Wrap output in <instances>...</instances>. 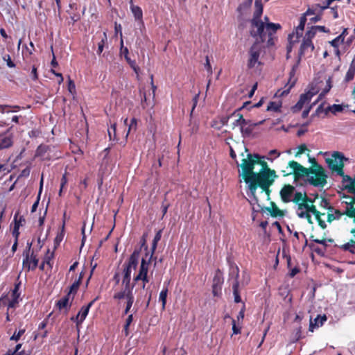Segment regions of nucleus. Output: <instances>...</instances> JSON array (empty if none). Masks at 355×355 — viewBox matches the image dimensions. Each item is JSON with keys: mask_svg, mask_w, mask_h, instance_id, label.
<instances>
[{"mask_svg": "<svg viewBox=\"0 0 355 355\" xmlns=\"http://www.w3.org/2000/svg\"><path fill=\"white\" fill-rule=\"evenodd\" d=\"M254 12L251 20L250 35L252 37L268 35V45L273 44V35L281 28L279 24L269 22L268 17H264V21L260 17L263 13V4L261 0L254 2Z\"/></svg>", "mask_w": 355, "mask_h": 355, "instance_id": "nucleus-1", "label": "nucleus"}, {"mask_svg": "<svg viewBox=\"0 0 355 355\" xmlns=\"http://www.w3.org/2000/svg\"><path fill=\"white\" fill-rule=\"evenodd\" d=\"M277 177L275 171L270 168L267 162L262 163V168L256 173L252 180L247 184L251 195L255 201L258 200L256 196L257 188L261 187L266 188L267 186H272Z\"/></svg>", "mask_w": 355, "mask_h": 355, "instance_id": "nucleus-2", "label": "nucleus"}, {"mask_svg": "<svg viewBox=\"0 0 355 355\" xmlns=\"http://www.w3.org/2000/svg\"><path fill=\"white\" fill-rule=\"evenodd\" d=\"M265 157H262L256 153H247L246 157H243L241 164H238L241 170H239V176L241 178V182L243 180L246 184L250 182L257 172L254 169L256 165H260L262 168V163L266 162Z\"/></svg>", "mask_w": 355, "mask_h": 355, "instance_id": "nucleus-3", "label": "nucleus"}, {"mask_svg": "<svg viewBox=\"0 0 355 355\" xmlns=\"http://www.w3.org/2000/svg\"><path fill=\"white\" fill-rule=\"evenodd\" d=\"M309 160L313 164L310 167L308 182L315 187H323L327 184V178L324 169L316 162L315 158H309Z\"/></svg>", "mask_w": 355, "mask_h": 355, "instance_id": "nucleus-4", "label": "nucleus"}, {"mask_svg": "<svg viewBox=\"0 0 355 355\" xmlns=\"http://www.w3.org/2000/svg\"><path fill=\"white\" fill-rule=\"evenodd\" d=\"M253 37L255 38V42L248 52L249 58L248 62V67L249 68H254L261 64V62L259 61V56L263 48V43L265 42H268V35H263L261 37L259 35H256ZM267 44L268 45V43Z\"/></svg>", "mask_w": 355, "mask_h": 355, "instance_id": "nucleus-5", "label": "nucleus"}, {"mask_svg": "<svg viewBox=\"0 0 355 355\" xmlns=\"http://www.w3.org/2000/svg\"><path fill=\"white\" fill-rule=\"evenodd\" d=\"M139 258V252L135 250L131 254L128 263L123 270V277L121 288H134V285H130L131 273L135 271Z\"/></svg>", "mask_w": 355, "mask_h": 355, "instance_id": "nucleus-6", "label": "nucleus"}, {"mask_svg": "<svg viewBox=\"0 0 355 355\" xmlns=\"http://www.w3.org/2000/svg\"><path fill=\"white\" fill-rule=\"evenodd\" d=\"M344 159L345 157L340 153L334 152L331 157L327 158L326 162L331 171L336 172L338 175L343 178V184L344 188L346 189L347 183L345 182V178L347 175H345L343 172Z\"/></svg>", "mask_w": 355, "mask_h": 355, "instance_id": "nucleus-7", "label": "nucleus"}, {"mask_svg": "<svg viewBox=\"0 0 355 355\" xmlns=\"http://www.w3.org/2000/svg\"><path fill=\"white\" fill-rule=\"evenodd\" d=\"M113 297L115 300H124L125 304L124 313L128 314L135 301L133 288H121V290L114 293Z\"/></svg>", "mask_w": 355, "mask_h": 355, "instance_id": "nucleus-8", "label": "nucleus"}, {"mask_svg": "<svg viewBox=\"0 0 355 355\" xmlns=\"http://www.w3.org/2000/svg\"><path fill=\"white\" fill-rule=\"evenodd\" d=\"M310 167L305 168L295 161H290L286 167V170L282 171L284 176L293 174L295 178L307 177L309 175Z\"/></svg>", "mask_w": 355, "mask_h": 355, "instance_id": "nucleus-9", "label": "nucleus"}, {"mask_svg": "<svg viewBox=\"0 0 355 355\" xmlns=\"http://www.w3.org/2000/svg\"><path fill=\"white\" fill-rule=\"evenodd\" d=\"M318 92V89L317 87L311 86L306 92L302 94L300 96L298 102L293 107H292V111L293 112H297L300 111L304 107V105L308 104L311 100L312 97L317 94Z\"/></svg>", "mask_w": 355, "mask_h": 355, "instance_id": "nucleus-10", "label": "nucleus"}, {"mask_svg": "<svg viewBox=\"0 0 355 355\" xmlns=\"http://www.w3.org/2000/svg\"><path fill=\"white\" fill-rule=\"evenodd\" d=\"M152 257L153 253H150V254L146 253L145 257L142 258L139 274L134 278L135 282L140 280V277H142L143 275L144 277L145 275H147L148 270V264Z\"/></svg>", "mask_w": 355, "mask_h": 355, "instance_id": "nucleus-11", "label": "nucleus"}, {"mask_svg": "<svg viewBox=\"0 0 355 355\" xmlns=\"http://www.w3.org/2000/svg\"><path fill=\"white\" fill-rule=\"evenodd\" d=\"M295 187L291 184L284 185L280 190L279 194L282 202L287 203L291 201L295 192Z\"/></svg>", "mask_w": 355, "mask_h": 355, "instance_id": "nucleus-12", "label": "nucleus"}, {"mask_svg": "<svg viewBox=\"0 0 355 355\" xmlns=\"http://www.w3.org/2000/svg\"><path fill=\"white\" fill-rule=\"evenodd\" d=\"M231 119H234V121L232 124V129L235 128L237 126L241 127V131H244V125H247L248 122L243 119V115L241 114L239 112H234L230 115Z\"/></svg>", "mask_w": 355, "mask_h": 355, "instance_id": "nucleus-13", "label": "nucleus"}, {"mask_svg": "<svg viewBox=\"0 0 355 355\" xmlns=\"http://www.w3.org/2000/svg\"><path fill=\"white\" fill-rule=\"evenodd\" d=\"M223 283V278L220 272H217L213 279L212 293L214 296H218L220 293L221 286Z\"/></svg>", "mask_w": 355, "mask_h": 355, "instance_id": "nucleus-14", "label": "nucleus"}, {"mask_svg": "<svg viewBox=\"0 0 355 355\" xmlns=\"http://www.w3.org/2000/svg\"><path fill=\"white\" fill-rule=\"evenodd\" d=\"M130 10L135 18V20L138 21V25L141 29L144 27V25L142 21L143 12L141 8L137 6H135L132 3V0H130Z\"/></svg>", "mask_w": 355, "mask_h": 355, "instance_id": "nucleus-15", "label": "nucleus"}, {"mask_svg": "<svg viewBox=\"0 0 355 355\" xmlns=\"http://www.w3.org/2000/svg\"><path fill=\"white\" fill-rule=\"evenodd\" d=\"M314 50V46L312 43V41L308 40L306 39H303L302 43L300 46V56H304L309 53H311Z\"/></svg>", "mask_w": 355, "mask_h": 355, "instance_id": "nucleus-16", "label": "nucleus"}, {"mask_svg": "<svg viewBox=\"0 0 355 355\" xmlns=\"http://www.w3.org/2000/svg\"><path fill=\"white\" fill-rule=\"evenodd\" d=\"M93 302L94 301L89 303L86 306H83L80 311L78 312V315H76V318H71V320H74L76 322L77 325L82 323L83 320L85 319Z\"/></svg>", "mask_w": 355, "mask_h": 355, "instance_id": "nucleus-17", "label": "nucleus"}, {"mask_svg": "<svg viewBox=\"0 0 355 355\" xmlns=\"http://www.w3.org/2000/svg\"><path fill=\"white\" fill-rule=\"evenodd\" d=\"M303 31H298L296 28L295 31L288 35L289 46H288V52H290L292 49V45L299 41V38L302 36Z\"/></svg>", "mask_w": 355, "mask_h": 355, "instance_id": "nucleus-18", "label": "nucleus"}, {"mask_svg": "<svg viewBox=\"0 0 355 355\" xmlns=\"http://www.w3.org/2000/svg\"><path fill=\"white\" fill-rule=\"evenodd\" d=\"M347 207L343 214H345L349 218H353V223H355V200L354 198L352 199L349 202H346Z\"/></svg>", "mask_w": 355, "mask_h": 355, "instance_id": "nucleus-19", "label": "nucleus"}, {"mask_svg": "<svg viewBox=\"0 0 355 355\" xmlns=\"http://www.w3.org/2000/svg\"><path fill=\"white\" fill-rule=\"evenodd\" d=\"M327 320V317L325 315H318L316 318L313 321L312 319H310V324H309V331H313L315 328H318L323 324V323Z\"/></svg>", "mask_w": 355, "mask_h": 355, "instance_id": "nucleus-20", "label": "nucleus"}, {"mask_svg": "<svg viewBox=\"0 0 355 355\" xmlns=\"http://www.w3.org/2000/svg\"><path fill=\"white\" fill-rule=\"evenodd\" d=\"M73 298V297H71V295L67 294L66 296L58 300L57 302V306H58L59 309H67L70 306Z\"/></svg>", "mask_w": 355, "mask_h": 355, "instance_id": "nucleus-21", "label": "nucleus"}, {"mask_svg": "<svg viewBox=\"0 0 355 355\" xmlns=\"http://www.w3.org/2000/svg\"><path fill=\"white\" fill-rule=\"evenodd\" d=\"M266 209L273 217H282L284 216V211L279 209L274 202H271L270 207H267Z\"/></svg>", "mask_w": 355, "mask_h": 355, "instance_id": "nucleus-22", "label": "nucleus"}, {"mask_svg": "<svg viewBox=\"0 0 355 355\" xmlns=\"http://www.w3.org/2000/svg\"><path fill=\"white\" fill-rule=\"evenodd\" d=\"M345 182L347 183L346 189L350 193L354 194L355 200V176L354 178H352L350 176H345Z\"/></svg>", "mask_w": 355, "mask_h": 355, "instance_id": "nucleus-23", "label": "nucleus"}, {"mask_svg": "<svg viewBox=\"0 0 355 355\" xmlns=\"http://www.w3.org/2000/svg\"><path fill=\"white\" fill-rule=\"evenodd\" d=\"M292 202H293L295 204H298L301 202H306V201H310L311 199L308 198L306 193H301V192H296L294 194V198L291 200Z\"/></svg>", "mask_w": 355, "mask_h": 355, "instance_id": "nucleus-24", "label": "nucleus"}, {"mask_svg": "<svg viewBox=\"0 0 355 355\" xmlns=\"http://www.w3.org/2000/svg\"><path fill=\"white\" fill-rule=\"evenodd\" d=\"M38 263V259L33 255V252L31 254H29V259L27 266L24 267L28 271L34 270L36 268Z\"/></svg>", "mask_w": 355, "mask_h": 355, "instance_id": "nucleus-25", "label": "nucleus"}, {"mask_svg": "<svg viewBox=\"0 0 355 355\" xmlns=\"http://www.w3.org/2000/svg\"><path fill=\"white\" fill-rule=\"evenodd\" d=\"M281 107H282L281 101H271L268 103V105L267 106V110L277 112L280 111Z\"/></svg>", "mask_w": 355, "mask_h": 355, "instance_id": "nucleus-26", "label": "nucleus"}, {"mask_svg": "<svg viewBox=\"0 0 355 355\" xmlns=\"http://www.w3.org/2000/svg\"><path fill=\"white\" fill-rule=\"evenodd\" d=\"M83 277V273H80L78 279L75 280L74 282L71 286L68 294L71 295V294H75L77 292Z\"/></svg>", "mask_w": 355, "mask_h": 355, "instance_id": "nucleus-27", "label": "nucleus"}, {"mask_svg": "<svg viewBox=\"0 0 355 355\" xmlns=\"http://www.w3.org/2000/svg\"><path fill=\"white\" fill-rule=\"evenodd\" d=\"M239 282L232 283L233 295H234V302L236 303H239V302H241V298L239 295Z\"/></svg>", "mask_w": 355, "mask_h": 355, "instance_id": "nucleus-28", "label": "nucleus"}, {"mask_svg": "<svg viewBox=\"0 0 355 355\" xmlns=\"http://www.w3.org/2000/svg\"><path fill=\"white\" fill-rule=\"evenodd\" d=\"M230 276L234 279L233 282H239V270L236 266H231Z\"/></svg>", "mask_w": 355, "mask_h": 355, "instance_id": "nucleus-29", "label": "nucleus"}, {"mask_svg": "<svg viewBox=\"0 0 355 355\" xmlns=\"http://www.w3.org/2000/svg\"><path fill=\"white\" fill-rule=\"evenodd\" d=\"M12 145L11 138L8 136L0 137V148H5Z\"/></svg>", "mask_w": 355, "mask_h": 355, "instance_id": "nucleus-30", "label": "nucleus"}, {"mask_svg": "<svg viewBox=\"0 0 355 355\" xmlns=\"http://www.w3.org/2000/svg\"><path fill=\"white\" fill-rule=\"evenodd\" d=\"M126 61L136 73L137 78L139 79L140 68L137 65L135 61L131 60L130 58H126Z\"/></svg>", "mask_w": 355, "mask_h": 355, "instance_id": "nucleus-31", "label": "nucleus"}, {"mask_svg": "<svg viewBox=\"0 0 355 355\" xmlns=\"http://www.w3.org/2000/svg\"><path fill=\"white\" fill-rule=\"evenodd\" d=\"M345 250H348L352 254H355V239H352L349 242L344 244L341 247Z\"/></svg>", "mask_w": 355, "mask_h": 355, "instance_id": "nucleus-32", "label": "nucleus"}, {"mask_svg": "<svg viewBox=\"0 0 355 355\" xmlns=\"http://www.w3.org/2000/svg\"><path fill=\"white\" fill-rule=\"evenodd\" d=\"M354 75H355V65H354L353 64L351 63L349 68V69L346 73V76H345V80L347 82L352 80L354 78Z\"/></svg>", "mask_w": 355, "mask_h": 355, "instance_id": "nucleus-33", "label": "nucleus"}, {"mask_svg": "<svg viewBox=\"0 0 355 355\" xmlns=\"http://www.w3.org/2000/svg\"><path fill=\"white\" fill-rule=\"evenodd\" d=\"M342 215L343 214L338 210L335 211V214L329 212L327 214V221L329 223H331L333 220L336 219H339Z\"/></svg>", "mask_w": 355, "mask_h": 355, "instance_id": "nucleus-34", "label": "nucleus"}, {"mask_svg": "<svg viewBox=\"0 0 355 355\" xmlns=\"http://www.w3.org/2000/svg\"><path fill=\"white\" fill-rule=\"evenodd\" d=\"M31 245H32L31 243H27V249L24 252L23 254L25 257V258L24 259V261H23V266H24V267H26L27 266L28 262L29 254H30Z\"/></svg>", "mask_w": 355, "mask_h": 355, "instance_id": "nucleus-35", "label": "nucleus"}, {"mask_svg": "<svg viewBox=\"0 0 355 355\" xmlns=\"http://www.w3.org/2000/svg\"><path fill=\"white\" fill-rule=\"evenodd\" d=\"M161 237H162V231L159 230L157 232V234H155V237H154V239L153 241V245H152V252L151 253H154V251L155 250L156 248H157V243L159 241V240L161 239Z\"/></svg>", "mask_w": 355, "mask_h": 355, "instance_id": "nucleus-36", "label": "nucleus"}, {"mask_svg": "<svg viewBox=\"0 0 355 355\" xmlns=\"http://www.w3.org/2000/svg\"><path fill=\"white\" fill-rule=\"evenodd\" d=\"M331 78H329L327 80V85H326V87L323 89V91L320 93V94L319 95V97L318 98L317 101H318L320 98H321L322 96H324V95H326L327 93L329 92V91L331 89Z\"/></svg>", "mask_w": 355, "mask_h": 355, "instance_id": "nucleus-37", "label": "nucleus"}, {"mask_svg": "<svg viewBox=\"0 0 355 355\" xmlns=\"http://www.w3.org/2000/svg\"><path fill=\"white\" fill-rule=\"evenodd\" d=\"M343 107L341 105L334 104L333 105L329 106L327 108L326 112L331 111L332 113L336 114L337 112H342Z\"/></svg>", "mask_w": 355, "mask_h": 355, "instance_id": "nucleus-38", "label": "nucleus"}, {"mask_svg": "<svg viewBox=\"0 0 355 355\" xmlns=\"http://www.w3.org/2000/svg\"><path fill=\"white\" fill-rule=\"evenodd\" d=\"M297 215L301 218H306L309 224H313L311 216L307 211H298Z\"/></svg>", "mask_w": 355, "mask_h": 355, "instance_id": "nucleus-39", "label": "nucleus"}, {"mask_svg": "<svg viewBox=\"0 0 355 355\" xmlns=\"http://www.w3.org/2000/svg\"><path fill=\"white\" fill-rule=\"evenodd\" d=\"M317 31L314 26L311 27L310 30H309L304 35V39L308 40H312V39L315 37Z\"/></svg>", "mask_w": 355, "mask_h": 355, "instance_id": "nucleus-40", "label": "nucleus"}, {"mask_svg": "<svg viewBox=\"0 0 355 355\" xmlns=\"http://www.w3.org/2000/svg\"><path fill=\"white\" fill-rule=\"evenodd\" d=\"M168 290L164 289L159 293V299L162 302L163 309L165 307L166 303V297H167Z\"/></svg>", "mask_w": 355, "mask_h": 355, "instance_id": "nucleus-41", "label": "nucleus"}, {"mask_svg": "<svg viewBox=\"0 0 355 355\" xmlns=\"http://www.w3.org/2000/svg\"><path fill=\"white\" fill-rule=\"evenodd\" d=\"M309 202L310 201L301 202L298 204H296L297 205V213L298 211H307Z\"/></svg>", "mask_w": 355, "mask_h": 355, "instance_id": "nucleus-42", "label": "nucleus"}, {"mask_svg": "<svg viewBox=\"0 0 355 355\" xmlns=\"http://www.w3.org/2000/svg\"><path fill=\"white\" fill-rule=\"evenodd\" d=\"M313 203V202L311 200V202H309V207H308L307 212L309 214H310V212H311L312 214H314V216L321 214V213L317 210L315 206Z\"/></svg>", "mask_w": 355, "mask_h": 355, "instance_id": "nucleus-43", "label": "nucleus"}, {"mask_svg": "<svg viewBox=\"0 0 355 355\" xmlns=\"http://www.w3.org/2000/svg\"><path fill=\"white\" fill-rule=\"evenodd\" d=\"M25 329H20L19 331H15L13 335L10 337V340L18 341L21 336L24 334Z\"/></svg>", "mask_w": 355, "mask_h": 355, "instance_id": "nucleus-44", "label": "nucleus"}, {"mask_svg": "<svg viewBox=\"0 0 355 355\" xmlns=\"http://www.w3.org/2000/svg\"><path fill=\"white\" fill-rule=\"evenodd\" d=\"M137 129V120L135 119V118H132L130 121V123L128 125V132L126 134V137H128V135H129V133L132 131V130H136Z\"/></svg>", "mask_w": 355, "mask_h": 355, "instance_id": "nucleus-45", "label": "nucleus"}, {"mask_svg": "<svg viewBox=\"0 0 355 355\" xmlns=\"http://www.w3.org/2000/svg\"><path fill=\"white\" fill-rule=\"evenodd\" d=\"M343 35H339L337 37H336L334 40H333L332 41L330 42V44L332 46L335 47V48H338V44L340 43H342L343 42Z\"/></svg>", "mask_w": 355, "mask_h": 355, "instance_id": "nucleus-46", "label": "nucleus"}, {"mask_svg": "<svg viewBox=\"0 0 355 355\" xmlns=\"http://www.w3.org/2000/svg\"><path fill=\"white\" fill-rule=\"evenodd\" d=\"M252 3V0H246L243 2L239 8L238 10L240 11L242 9H249Z\"/></svg>", "mask_w": 355, "mask_h": 355, "instance_id": "nucleus-47", "label": "nucleus"}, {"mask_svg": "<svg viewBox=\"0 0 355 355\" xmlns=\"http://www.w3.org/2000/svg\"><path fill=\"white\" fill-rule=\"evenodd\" d=\"M132 320H133V317H132V314L129 315L128 318L126 319L125 324L124 326V331L125 332V335L128 334V327H129L130 324H131V322H132Z\"/></svg>", "mask_w": 355, "mask_h": 355, "instance_id": "nucleus-48", "label": "nucleus"}, {"mask_svg": "<svg viewBox=\"0 0 355 355\" xmlns=\"http://www.w3.org/2000/svg\"><path fill=\"white\" fill-rule=\"evenodd\" d=\"M306 17L304 15V16H302L300 17V24L299 25L297 26V28L298 29V31H304V26H305V24H306Z\"/></svg>", "mask_w": 355, "mask_h": 355, "instance_id": "nucleus-49", "label": "nucleus"}, {"mask_svg": "<svg viewBox=\"0 0 355 355\" xmlns=\"http://www.w3.org/2000/svg\"><path fill=\"white\" fill-rule=\"evenodd\" d=\"M19 227H20V224H18V223L15 224V226H14V228L12 230V235H13V236H15V240H18V237L19 235Z\"/></svg>", "mask_w": 355, "mask_h": 355, "instance_id": "nucleus-50", "label": "nucleus"}, {"mask_svg": "<svg viewBox=\"0 0 355 355\" xmlns=\"http://www.w3.org/2000/svg\"><path fill=\"white\" fill-rule=\"evenodd\" d=\"M67 180L66 175H63V176L62 177V179H61L60 189L59 191V196L62 195L63 189L65 187V185L67 184Z\"/></svg>", "mask_w": 355, "mask_h": 355, "instance_id": "nucleus-51", "label": "nucleus"}, {"mask_svg": "<svg viewBox=\"0 0 355 355\" xmlns=\"http://www.w3.org/2000/svg\"><path fill=\"white\" fill-rule=\"evenodd\" d=\"M297 152L295 154V157L299 156L300 155L304 153L306 150H308L305 144H301L297 147Z\"/></svg>", "mask_w": 355, "mask_h": 355, "instance_id": "nucleus-52", "label": "nucleus"}, {"mask_svg": "<svg viewBox=\"0 0 355 355\" xmlns=\"http://www.w3.org/2000/svg\"><path fill=\"white\" fill-rule=\"evenodd\" d=\"M268 155L270 157H278L279 155H280V153L278 152L277 150H271L269 153H268ZM267 159L268 160H272V157H267Z\"/></svg>", "mask_w": 355, "mask_h": 355, "instance_id": "nucleus-53", "label": "nucleus"}, {"mask_svg": "<svg viewBox=\"0 0 355 355\" xmlns=\"http://www.w3.org/2000/svg\"><path fill=\"white\" fill-rule=\"evenodd\" d=\"M21 344H17L15 347V351L11 352L10 350H9L7 352V355H17L19 354L18 351L21 349Z\"/></svg>", "mask_w": 355, "mask_h": 355, "instance_id": "nucleus-54", "label": "nucleus"}, {"mask_svg": "<svg viewBox=\"0 0 355 355\" xmlns=\"http://www.w3.org/2000/svg\"><path fill=\"white\" fill-rule=\"evenodd\" d=\"M3 59L4 60L6 61L7 62V65L9 67H15V64L12 62V61L11 60V58L10 57L9 55H6L3 57Z\"/></svg>", "mask_w": 355, "mask_h": 355, "instance_id": "nucleus-55", "label": "nucleus"}, {"mask_svg": "<svg viewBox=\"0 0 355 355\" xmlns=\"http://www.w3.org/2000/svg\"><path fill=\"white\" fill-rule=\"evenodd\" d=\"M68 90L71 94L75 92V84L71 79H69Z\"/></svg>", "mask_w": 355, "mask_h": 355, "instance_id": "nucleus-56", "label": "nucleus"}, {"mask_svg": "<svg viewBox=\"0 0 355 355\" xmlns=\"http://www.w3.org/2000/svg\"><path fill=\"white\" fill-rule=\"evenodd\" d=\"M270 187L271 186H267L266 188H265L264 187H260L262 189V192H265L266 194L267 195L268 200L270 199V192H271V190L270 189Z\"/></svg>", "mask_w": 355, "mask_h": 355, "instance_id": "nucleus-57", "label": "nucleus"}, {"mask_svg": "<svg viewBox=\"0 0 355 355\" xmlns=\"http://www.w3.org/2000/svg\"><path fill=\"white\" fill-rule=\"evenodd\" d=\"M112 133L114 135H115V134H116V124L115 123L112 125L110 128L108 129V135L110 138H112Z\"/></svg>", "mask_w": 355, "mask_h": 355, "instance_id": "nucleus-58", "label": "nucleus"}, {"mask_svg": "<svg viewBox=\"0 0 355 355\" xmlns=\"http://www.w3.org/2000/svg\"><path fill=\"white\" fill-rule=\"evenodd\" d=\"M232 331L234 334H238L241 332L240 328L236 326V322L234 319H232Z\"/></svg>", "mask_w": 355, "mask_h": 355, "instance_id": "nucleus-59", "label": "nucleus"}, {"mask_svg": "<svg viewBox=\"0 0 355 355\" xmlns=\"http://www.w3.org/2000/svg\"><path fill=\"white\" fill-rule=\"evenodd\" d=\"M40 199V194H38L37 200L34 202V204L32 206L31 212H35L36 211V209L38 207V205H39Z\"/></svg>", "mask_w": 355, "mask_h": 355, "instance_id": "nucleus-60", "label": "nucleus"}, {"mask_svg": "<svg viewBox=\"0 0 355 355\" xmlns=\"http://www.w3.org/2000/svg\"><path fill=\"white\" fill-rule=\"evenodd\" d=\"M317 102H318V101H315L309 108H307V109H306V110H304L303 111L302 114L303 118L307 117V116L309 115V113L310 112L311 108L312 107L313 105H315V103Z\"/></svg>", "mask_w": 355, "mask_h": 355, "instance_id": "nucleus-61", "label": "nucleus"}, {"mask_svg": "<svg viewBox=\"0 0 355 355\" xmlns=\"http://www.w3.org/2000/svg\"><path fill=\"white\" fill-rule=\"evenodd\" d=\"M31 75L33 80L37 79V68L36 67H33Z\"/></svg>", "mask_w": 355, "mask_h": 355, "instance_id": "nucleus-62", "label": "nucleus"}, {"mask_svg": "<svg viewBox=\"0 0 355 355\" xmlns=\"http://www.w3.org/2000/svg\"><path fill=\"white\" fill-rule=\"evenodd\" d=\"M205 68L207 69L209 73H211V67L210 65L208 56L206 57Z\"/></svg>", "mask_w": 355, "mask_h": 355, "instance_id": "nucleus-63", "label": "nucleus"}, {"mask_svg": "<svg viewBox=\"0 0 355 355\" xmlns=\"http://www.w3.org/2000/svg\"><path fill=\"white\" fill-rule=\"evenodd\" d=\"M104 47V39H102L101 42L98 44V53H101Z\"/></svg>", "mask_w": 355, "mask_h": 355, "instance_id": "nucleus-64", "label": "nucleus"}]
</instances>
